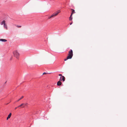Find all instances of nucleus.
Instances as JSON below:
<instances>
[{"instance_id":"obj_6","label":"nucleus","mask_w":127,"mask_h":127,"mask_svg":"<svg viewBox=\"0 0 127 127\" xmlns=\"http://www.w3.org/2000/svg\"><path fill=\"white\" fill-rule=\"evenodd\" d=\"M62 84V83L60 81H58L57 83V85L58 86H60Z\"/></svg>"},{"instance_id":"obj_8","label":"nucleus","mask_w":127,"mask_h":127,"mask_svg":"<svg viewBox=\"0 0 127 127\" xmlns=\"http://www.w3.org/2000/svg\"><path fill=\"white\" fill-rule=\"evenodd\" d=\"M71 10H72V12L71 14V15H72L73 14L75 13V10H74L72 9H71Z\"/></svg>"},{"instance_id":"obj_17","label":"nucleus","mask_w":127,"mask_h":127,"mask_svg":"<svg viewBox=\"0 0 127 127\" xmlns=\"http://www.w3.org/2000/svg\"><path fill=\"white\" fill-rule=\"evenodd\" d=\"M59 76H62V75L61 74H59Z\"/></svg>"},{"instance_id":"obj_5","label":"nucleus","mask_w":127,"mask_h":127,"mask_svg":"<svg viewBox=\"0 0 127 127\" xmlns=\"http://www.w3.org/2000/svg\"><path fill=\"white\" fill-rule=\"evenodd\" d=\"M0 41H2L3 42H5L7 41V40L5 39H0Z\"/></svg>"},{"instance_id":"obj_15","label":"nucleus","mask_w":127,"mask_h":127,"mask_svg":"<svg viewBox=\"0 0 127 127\" xmlns=\"http://www.w3.org/2000/svg\"><path fill=\"white\" fill-rule=\"evenodd\" d=\"M16 27L18 28H20L21 27V26H20L17 25L16 26Z\"/></svg>"},{"instance_id":"obj_7","label":"nucleus","mask_w":127,"mask_h":127,"mask_svg":"<svg viewBox=\"0 0 127 127\" xmlns=\"http://www.w3.org/2000/svg\"><path fill=\"white\" fill-rule=\"evenodd\" d=\"M5 21L4 20H3L2 22L1 23V25H4L5 24Z\"/></svg>"},{"instance_id":"obj_14","label":"nucleus","mask_w":127,"mask_h":127,"mask_svg":"<svg viewBox=\"0 0 127 127\" xmlns=\"http://www.w3.org/2000/svg\"><path fill=\"white\" fill-rule=\"evenodd\" d=\"M24 97L23 96H22L17 101H18L20 100L21 99H22Z\"/></svg>"},{"instance_id":"obj_21","label":"nucleus","mask_w":127,"mask_h":127,"mask_svg":"<svg viewBox=\"0 0 127 127\" xmlns=\"http://www.w3.org/2000/svg\"><path fill=\"white\" fill-rule=\"evenodd\" d=\"M72 24V22L70 24V25H71Z\"/></svg>"},{"instance_id":"obj_12","label":"nucleus","mask_w":127,"mask_h":127,"mask_svg":"<svg viewBox=\"0 0 127 127\" xmlns=\"http://www.w3.org/2000/svg\"><path fill=\"white\" fill-rule=\"evenodd\" d=\"M11 113H10L8 115V116L7 117H8V118H10V117H11Z\"/></svg>"},{"instance_id":"obj_2","label":"nucleus","mask_w":127,"mask_h":127,"mask_svg":"<svg viewBox=\"0 0 127 127\" xmlns=\"http://www.w3.org/2000/svg\"><path fill=\"white\" fill-rule=\"evenodd\" d=\"M73 56V51L72 50H71L70 51L68 52V56L67 57V59H71Z\"/></svg>"},{"instance_id":"obj_19","label":"nucleus","mask_w":127,"mask_h":127,"mask_svg":"<svg viewBox=\"0 0 127 127\" xmlns=\"http://www.w3.org/2000/svg\"><path fill=\"white\" fill-rule=\"evenodd\" d=\"M67 59H67V58L66 59H65L64 60V61H66L67 60Z\"/></svg>"},{"instance_id":"obj_1","label":"nucleus","mask_w":127,"mask_h":127,"mask_svg":"<svg viewBox=\"0 0 127 127\" xmlns=\"http://www.w3.org/2000/svg\"><path fill=\"white\" fill-rule=\"evenodd\" d=\"M60 12V10H59L55 13H54L51 15L48 18V19H50L52 17H54L55 16H57L58 13Z\"/></svg>"},{"instance_id":"obj_10","label":"nucleus","mask_w":127,"mask_h":127,"mask_svg":"<svg viewBox=\"0 0 127 127\" xmlns=\"http://www.w3.org/2000/svg\"><path fill=\"white\" fill-rule=\"evenodd\" d=\"M24 105H23V106L22 107V108H24V105H25V106H27V105H28V103H24Z\"/></svg>"},{"instance_id":"obj_16","label":"nucleus","mask_w":127,"mask_h":127,"mask_svg":"<svg viewBox=\"0 0 127 127\" xmlns=\"http://www.w3.org/2000/svg\"><path fill=\"white\" fill-rule=\"evenodd\" d=\"M46 74V73H45V72H44L43 73V74Z\"/></svg>"},{"instance_id":"obj_20","label":"nucleus","mask_w":127,"mask_h":127,"mask_svg":"<svg viewBox=\"0 0 127 127\" xmlns=\"http://www.w3.org/2000/svg\"><path fill=\"white\" fill-rule=\"evenodd\" d=\"M18 107H16L15 108V109H17V108H18Z\"/></svg>"},{"instance_id":"obj_11","label":"nucleus","mask_w":127,"mask_h":127,"mask_svg":"<svg viewBox=\"0 0 127 127\" xmlns=\"http://www.w3.org/2000/svg\"><path fill=\"white\" fill-rule=\"evenodd\" d=\"M72 15H70V17L69 18V20L70 21L71 20H72V18L71 17Z\"/></svg>"},{"instance_id":"obj_18","label":"nucleus","mask_w":127,"mask_h":127,"mask_svg":"<svg viewBox=\"0 0 127 127\" xmlns=\"http://www.w3.org/2000/svg\"><path fill=\"white\" fill-rule=\"evenodd\" d=\"M10 118H8V117H7V120H8Z\"/></svg>"},{"instance_id":"obj_9","label":"nucleus","mask_w":127,"mask_h":127,"mask_svg":"<svg viewBox=\"0 0 127 127\" xmlns=\"http://www.w3.org/2000/svg\"><path fill=\"white\" fill-rule=\"evenodd\" d=\"M4 27L5 28L6 30L7 29V27L6 24H5L4 25Z\"/></svg>"},{"instance_id":"obj_3","label":"nucleus","mask_w":127,"mask_h":127,"mask_svg":"<svg viewBox=\"0 0 127 127\" xmlns=\"http://www.w3.org/2000/svg\"><path fill=\"white\" fill-rule=\"evenodd\" d=\"M14 56L17 59H18L19 56V54L17 51H15L13 52Z\"/></svg>"},{"instance_id":"obj_4","label":"nucleus","mask_w":127,"mask_h":127,"mask_svg":"<svg viewBox=\"0 0 127 127\" xmlns=\"http://www.w3.org/2000/svg\"><path fill=\"white\" fill-rule=\"evenodd\" d=\"M65 80V78L64 76H62V77H60V81L63 80V81H64Z\"/></svg>"},{"instance_id":"obj_13","label":"nucleus","mask_w":127,"mask_h":127,"mask_svg":"<svg viewBox=\"0 0 127 127\" xmlns=\"http://www.w3.org/2000/svg\"><path fill=\"white\" fill-rule=\"evenodd\" d=\"M24 103H23L21 105H19V106H18V107H20L22 106H23V105H24Z\"/></svg>"}]
</instances>
